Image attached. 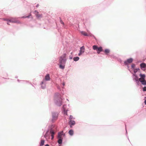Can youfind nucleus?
Segmentation results:
<instances>
[{
  "mask_svg": "<svg viewBox=\"0 0 146 146\" xmlns=\"http://www.w3.org/2000/svg\"><path fill=\"white\" fill-rule=\"evenodd\" d=\"M66 54H63L61 56L59 59V62L61 64H65L66 61Z\"/></svg>",
  "mask_w": 146,
  "mask_h": 146,
  "instance_id": "obj_1",
  "label": "nucleus"
},
{
  "mask_svg": "<svg viewBox=\"0 0 146 146\" xmlns=\"http://www.w3.org/2000/svg\"><path fill=\"white\" fill-rule=\"evenodd\" d=\"M92 48L93 50H96L97 51V53L99 54L100 52L103 51V49L102 47H98L97 46L94 45Z\"/></svg>",
  "mask_w": 146,
  "mask_h": 146,
  "instance_id": "obj_2",
  "label": "nucleus"
},
{
  "mask_svg": "<svg viewBox=\"0 0 146 146\" xmlns=\"http://www.w3.org/2000/svg\"><path fill=\"white\" fill-rule=\"evenodd\" d=\"M55 102L56 104L59 106H60L62 104V99L60 97L55 98Z\"/></svg>",
  "mask_w": 146,
  "mask_h": 146,
  "instance_id": "obj_3",
  "label": "nucleus"
},
{
  "mask_svg": "<svg viewBox=\"0 0 146 146\" xmlns=\"http://www.w3.org/2000/svg\"><path fill=\"white\" fill-rule=\"evenodd\" d=\"M65 136V134L63 133V131H62L60 132H59L58 133V138H60L62 139L63 137Z\"/></svg>",
  "mask_w": 146,
  "mask_h": 146,
  "instance_id": "obj_4",
  "label": "nucleus"
},
{
  "mask_svg": "<svg viewBox=\"0 0 146 146\" xmlns=\"http://www.w3.org/2000/svg\"><path fill=\"white\" fill-rule=\"evenodd\" d=\"M139 80L141 82L142 84L144 85H146V81L144 78L141 77L139 79Z\"/></svg>",
  "mask_w": 146,
  "mask_h": 146,
  "instance_id": "obj_5",
  "label": "nucleus"
},
{
  "mask_svg": "<svg viewBox=\"0 0 146 146\" xmlns=\"http://www.w3.org/2000/svg\"><path fill=\"white\" fill-rule=\"evenodd\" d=\"M9 21L12 23H19V22L15 18H11L9 19Z\"/></svg>",
  "mask_w": 146,
  "mask_h": 146,
  "instance_id": "obj_6",
  "label": "nucleus"
},
{
  "mask_svg": "<svg viewBox=\"0 0 146 146\" xmlns=\"http://www.w3.org/2000/svg\"><path fill=\"white\" fill-rule=\"evenodd\" d=\"M85 51V48L84 46H83L81 47L80 49V52L78 54V56H80L81 55L82 53H83Z\"/></svg>",
  "mask_w": 146,
  "mask_h": 146,
  "instance_id": "obj_7",
  "label": "nucleus"
},
{
  "mask_svg": "<svg viewBox=\"0 0 146 146\" xmlns=\"http://www.w3.org/2000/svg\"><path fill=\"white\" fill-rule=\"evenodd\" d=\"M34 13L35 14L36 17L37 18H38L42 17V14H39L38 12L36 10L35 11Z\"/></svg>",
  "mask_w": 146,
  "mask_h": 146,
  "instance_id": "obj_8",
  "label": "nucleus"
},
{
  "mask_svg": "<svg viewBox=\"0 0 146 146\" xmlns=\"http://www.w3.org/2000/svg\"><path fill=\"white\" fill-rule=\"evenodd\" d=\"M52 120L53 121L56 120L57 118V114L56 113H53L52 115Z\"/></svg>",
  "mask_w": 146,
  "mask_h": 146,
  "instance_id": "obj_9",
  "label": "nucleus"
},
{
  "mask_svg": "<svg viewBox=\"0 0 146 146\" xmlns=\"http://www.w3.org/2000/svg\"><path fill=\"white\" fill-rule=\"evenodd\" d=\"M50 133L52 137L51 139L52 140L54 138V135L55 134L54 131L53 130L51 129L50 130Z\"/></svg>",
  "mask_w": 146,
  "mask_h": 146,
  "instance_id": "obj_10",
  "label": "nucleus"
},
{
  "mask_svg": "<svg viewBox=\"0 0 146 146\" xmlns=\"http://www.w3.org/2000/svg\"><path fill=\"white\" fill-rule=\"evenodd\" d=\"M133 61V59L131 58H130L129 59H128L127 61H125L124 62L125 64L126 65L128 64V63H131Z\"/></svg>",
  "mask_w": 146,
  "mask_h": 146,
  "instance_id": "obj_11",
  "label": "nucleus"
},
{
  "mask_svg": "<svg viewBox=\"0 0 146 146\" xmlns=\"http://www.w3.org/2000/svg\"><path fill=\"white\" fill-rule=\"evenodd\" d=\"M50 80L49 74H47L45 77V80L46 81H49Z\"/></svg>",
  "mask_w": 146,
  "mask_h": 146,
  "instance_id": "obj_12",
  "label": "nucleus"
},
{
  "mask_svg": "<svg viewBox=\"0 0 146 146\" xmlns=\"http://www.w3.org/2000/svg\"><path fill=\"white\" fill-rule=\"evenodd\" d=\"M69 124L70 125L71 127H72V125H74L75 124V122L72 120H70L69 122Z\"/></svg>",
  "mask_w": 146,
  "mask_h": 146,
  "instance_id": "obj_13",
  "label": "nucleus"
},
{
  "mask_svg": "<svg viewBox=\"0 0 146 146\" xmlns=\"http://www.w3.org/2000/svg\"><path fill=\"white\" fill-rule=\"evenodd\" d=\"M140 66L141 68H144L146 67V64L144 63H142L140 64Z\"/></svg>",
  "mask_w": 146,
  "mask_h": 146,
  "instance_id": "obj_14",
  "label": "nucleus"
},
{
  "mask_svg": "<svg viewBox=\"0 0 146 146\" xmlns=\"http://www.w3.org/2000/svg\"><path fill=\"white\" fill-rule=\"evenodd\" d=\"M80 33H81V34H82V35H83L84 36H88V35L87 33H86V32H85L84 31H81V32Z\"/></svg>",
  "mask_w": 146,
  "mask_h": 146,
  "instance_id": "obj_15",
  "label": "nucleus"
},
{
  "mask_svg": "<svg viewBox=\"0 0 146 146\" xmlns=\"http://www.w3.org/2000/svg\"><path fill=\"white\" fill-rule=\"evenodd\" d=\"M69 133L71 135H72L74 134V131L73 130L71 129L69 131Z\"/></svg>",
  "mask_w": 146,
  "mask_h": 146,
  "instance_id": "obj_16",
  "label": "nucleus"
},
{
  "mask_svg": "<svg viewBox=\"0 0 146 146\" xmlns=\"http://www.w3.org/2000/svg\"><path fill=\"white\" fill-rule=\"evenodd\" d=\"M58 143L59 144H61L62 142V139L58 138Z\"/></svg>",
  "mask_w": 146,
  "mask_h": 146,
  "instance_id": "obj_17",
  "label": "nucleus"
},
{
  "mask_svg": "<svg viewBox=\"0 0 146 146\" xmlns=\"http://www.w3.org/2000/svg\"><path fill=\"white\" fill-rule=\"evenodd\" d=\"M44 140H41V141L40 143V146H43L44 143Z\"/></svg>",
  "mask_w": 146,
  "mask_h": 146,
  "instance_id": "obj_18",
  "label": "nucleus"
},
{
  "mask_svg": "<svg viewBox=\"0 0 146 146\" xmlns=\"http://www.w3.org/2000/svg\"><path fill=\"white\" fill-rule=\"evenodd\" d=\"M79 59V58L78 57H75L73 59L74 61H77Z\"/></svg>",
  "mask_w": 146,
  "mask_h": 146,
  "instance_id": "obj_19",
  "label": "nucleus"
},
{
  "mask_svg": "<svg viewBox=\"0 0 146 146\" xmlns=\"http://www.w3.org/2000/svg\"><path fill=\"white\" fill-rule=\"evenodd\" d=\"M139 76L141 77H142V78H145V75L144 74H139Z\"/></svg>",
  "mask_w": 146,
  "mask_h": 146,
  "instance_id": "obj_20",
  "label": "nucleus"
},
{
  "mask_svg": "<svg viewBox=\"0 0 146 146\" xmlns=\"http://www.w3.org/2000/svg\"><path fill=\"white\" fill-rule=\"evenodd\" d=\"M60 21L61 24H62L63 26L64 25V23L63 22L62 20V19H61V18H60Z\"/></svg>",
  "mask_w": 146,
  "mask_h": 146,
  "instance_id": "obj_21",
  "label": "nucleus"
},
{
  "mask_svg": "<svg viewBox=\"0 0 146 146\" xmlns=\"http://www.w3.org/2000/svg\"><path fill=\"white\" fill-rule=\"evenodd\" d=\"M62 64H60L59 65V67L62 69H64V66L62 65Z\"/></svg>",
  "mask_w": 146,
  "mask_h": 146,
  "instance_id": "obj_22",
  "label": "nucleus"
},
{
  "mask_svg": "<svg viewBox=\"0 0 146 146\" xmlns=\"http://www.w3.org/2000/svg\"><path fill=\"white\" fill-rule=\"evenodd\" d=\"M110 52V51L108 49H106L105 50V52L106 54Z\"/></svg>",
  "mask_w": 146,
  "mask_h": 146,
  "instance_id": "obj_23",
  "label": "nucleus"
},
{
  "mask_svg": "<svg viewBox=\"0 0 146 146\" xmlns=\"http://www.w3.org/2000/svg\"><path fill=\"white\" fill-rule=\"evenodd\" d=\"M31 15V14L30 13V15L29 16H26V17H22V18H29V17Z\"/></svg>",
  "mask_w": 146,
  "mask_h": 146,
  "instance_id": "obj_24",
  "label": "nucleus"
},
{
  "mask_svg": "<svg viewBox=\"0 0 146 146\" xmlns=\"http://www.w3.org/2000/svg\"><path fill=\"white\" fill-rule=\"evenodd\" d=\"M73 119V116L72 115H70V117H69V119L70 120H72Z\"/></svg>",
  "mask_w": 146,
  "mask_h": 146,
  "instance_id": "obj_25",
  "label": "nucleus"
},
{
  "mask_svg": "<svg viewBox=\"0 0 146 146\" xmlns=\"http://www.w3.org/2000/svg\"><path fill=\"white\" fill-rule=\"evenodd\" d=\"M135 67V65L134 64H133L131 65V67L132 68H134Z\"/></svg>",
  "mask_w": 146,
  "mask_h": 146,
  "instance_id": "obj_26",
  "label": "nucleus"
},
{
  "mask_svg": "<svg viewBox=\"0 0 146 146\" xmlns=\"http://www.w3.org/2000/svg\"><path fill=\"white\" fill-rule=\"evenodd\" d=\"M143 90L144 91H146V87H144L143 88Z\"/></svg>",
  "mask_w": 146,
  "mask_h": 146,
  "instance_id": "obj_27",
  "label": "nucleus"
},
{
  "mask_svg": "<svg viewBox=\"0 0 146 146\" xmlns=\"http://www.w3.org/2000/svg\"><path fill=\"white\" fill-rule=\"evenodd\" d=\"M64 114H66V115H67V111H66L65 110H64Z\"/></svg>",
  "mask_w": 146,
  "mask_h": 146,
  "instance_id": "obj_28",
  "label": "nucleus"
},
{
  "mask_svg": "<svg viewBox=\"0 0 146 146\" xmlns=\"http://www.w3.org/2000/svg\"><path fill=\"white\" fill-rule=\"evenodd\" d=\"M9 19H3V20L5 21H9Z\"/></svg>",
  "mask_w": 146,
  "mask_h": 146,
  "instance_id": "obj_29",
  "label": "nucleus"
},
{
  "mask_svg": "<svg viewBox=\"0 0 146 146\" xmlns=\"http://www.w3.org/2000/svg\"><path fill=\"white\" fill-rule=\"evenodd\" d=\"M137 71V69H135L134 70V72L135 73Z\"/></svg>",
  "mask_w": 146,
  "mask_h": 146,
  "instance_id": "obj_30",
  "label": "nucleus"
},
{
  "mask_svg": "<svg viewBox=\"0 0 146 146\" xmlns=\"http://www.w3.org/2000/svg\"><path fill=\"white\" fill-rule=\"evenodd\" d=\"M9 21H7V24L8 25H10V24L9 23Z\"/></svg>",
  "mask_w": 146,
  "mask_h": 146,
  "instance_id": "obj_31",
  "label": "nucleus"
},
{
  "mask_svg": "<svg viewBox=\"0 0 146 146\" xmlns=\"http://www.w3.org/2000/svg\"><path fill=\"white\" fill-rule=\"evenodd\" d=\"M39 5L38 4L36 5V7H39Z\"/></svg>",
  "mask_w": 146,
  "mask_h": 146,
  "instance_id": "obj_32",
  "label": "nucleus"
},
{
  "mask_svg": "<svg viewBox=\"0 0 146 146\" xmlns=\"http://www.w3.org/2000/svg\"><path fill=\"white\" fill-rule=\"evenodd\" d=\"M144 103H145V104L146 105V100H145V101Z\"/></svg>",
  "mask_w": 146,
  "mask_h": 146,
  "instance_id": "obj_33",
  "label": "nucleus"
},
{
  "mask_svg": "<svg viewBox=\"0 0 146 146\" xmlns=\"http://www.w3.org/2000/svg\"><path fill=\"white\" fill-rule=\"evenodd\" d=\"M45 146H49V145L48 144H46V145H45Z\"/></svg>",
  "mask_w": 146,
  "mask_h": 146,
  "instance_id": "obj_34",
  "label": "nucleus"
},
{
  "mask_svg": "<svg viewBox=\"0 0 146 146\" xmlns=\"http://www.w3.org/2000/svg\"><path fill=\"white\" fill-rule=\"evenodd\" d=\"M63 85L64 86V85H65V83L64 82L63 83Z\"/></svg>",
  "mask_w": 146,
  "mask_h": 146,
  "instance_id": "obj_35",
  "label": "nucleus"
},
{
  "mask_svg": "<svg viewBox=\"0 0 146 146\" xmlns=\"http://www.w3.org/2000/svg\"><path fill=\"white\" fill-rule=\"evenodd\" d=\"M46 134L44 136V137H46Z\"/></svg>",
  "mask_w": 146,
  "mask_h": 146,
  "instance_id": "obj_36",
  "label": "nucleus"
},
{
  "mask_svg": "<svg viewBox=\"0 0 146 146\" xmlns=\"http://www.w3.org/2000/svg\"><path fill=\"white\" fill-rule=\"evenodd\" d=\"M41 83L42 84H43V82H42Z\"/></svg>",
  "mask_w": 146,
  "mask_h": 146,
  "instance_id": "obj_37",
  "label": "nucleus"
}]
</instances>
